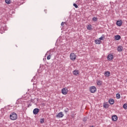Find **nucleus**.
I'll return each instance as SVG.
<instances>
[{"label": "nucleus", "instance_id": "nucleus-1", "mask_svg": "<svg viewBox=\"0 0 127 127\" xmlns=\"http://www.w3.org/2000/svg\"><path fill=\"white\" fill-rule=\"evenodd\" d=\"M10 120L11 121H16L17 120V114L14 112L10 115Z\"/></svg>", "mask_w": 127, "mask_h": 127}, {"label": "nucleus", "instance_id": "nucleus-2", "mask_svg": "<svg viewBox=\"0 0 127 127\" xmlns=\"http://www.w3.org/2000/svg\"><path fill=\"white\" fill-rule=\"evenodd\" d=\"M89 91L90 93L94 94V93H96V92H97V88L96 87V86H91L89 88Z\"/></svg>", "mask_w": 127, "mask_h": 127}, {"label": "nucleus", "instance_id": "nucleus-3", "mask_svg": "<svg viewBox=\"0 0 127 127\" xmlns=\"http://www.w3.org/2000/svg\"><path fill=\"white\" fill-rule=\"evenodd\" d=\"M77 58V56L74 53H71L70 54V59L72 61H75V59Z\"/></svg>", "mask_w": 127, "mask_h": 127}, {"label": "nucleus", "instance_id": "nucleus-4", "mask_svg": "<svg viewBox=\"0 0 127 127\" xmlns=\"http://www.w3.org/2000/svg\"><path fill=\"white\" fill-rule=\"evenodd\" d=\"M64 117V114H63V112H61L59 113L57 115H56V118L57 119H61Z\"/></svg>", "mask_w": 127, "mask_h": 127}, {"label": "nucleus", "instance_id": "nucleus-5", "mask_svg": "<svg viewBox=\"0 0 127 127\" xmlns=\"http://www.w3.org/2000/svg\"><path fill=\"white\" fill-rule=\"evenodd\" d=\"M63 95H67L68 94V88H64L62 90Z\"/></svg>", "mask_w": 127, "mask_h": 127}, {"label": "nucleus", "instance_id": "nucleus-6", "mask_svg": "<svg viewBox=\"0 0 127 127\" xmlns=\"http://www.w3.org/2000/svg\"><path fill=\"white\" fill-rule=\"evenodd\" d=\"M113 59H114V55H113V54H110L108 55L107 57V60H109V61H111Z\"/></svg>", "mask_w": 127, "mask_h": 127}, {"label": "nucleus", "instance_id": "nucleus-7", "mask_svg": "<svg viewBox=\"0 0 127 127\" xmlns=\"http://www.w3.org/2000/svg\"><path fill=\"white\" fill-rule=\"evenodd\" d=\"M116 24L118 25V26H122L123 25V21L121 20H118L116 22Z\"/></svg>", "mask_w": 127, "mask_h": 127}, {"label": "nucleus", "instance_id": "nucleus-8", "mask_svg": "<svg viewBox=\"0 0 127 127\" xmlns=\"http://www.w3.org/2000/svg\"><path fill=\"white\" fill-rule=\"evenodd\" d=\"M73 74L74 75V76H77V75H79L80 74V71L79 70L75 69L73 71Z\"/></svg>", "mask_w": 127, "mask_h": 127}, {"label": "nucleus", "instance_id": "nucleus-9", "mask_svg": "<svg viewBox=\"0 0 127 127\" xmlns=\"http://www.w3.org/2000/svg\"><path fill=\"white\" fill-rule=\"evenodd\" d=\"M112 120L113 122H117L118 121V116L117 115H114L112 117Z\"/></svg>", "mask_w": 127, "mask_h": 127}, {"label": "nucleus", "instance_id": "nucleus-10", "mask_svg": "<svg viewBox=\"0 0 127 127\" xmlns=\"http://www.w3.org/2000/svg\"><path fill=\"white\" fill-rule=\"evenodd\" d=\"M38 113H39V109L35 108V109H34V110H33L34 115H37V114H38Z\"/></svg>", "mask_w": 127, "mask_h": 127}, {"label": "nucleus", "instance_id": "nucleus-11", "mask_svg": "<svg viewBox=\"0 0 127 127\" xmlns=\"http://www.w3.org/2000/svg\"><path fill=\"white\" fill-rule=\"evenodd\" d=\"M104 75L105 77H110V76H111V72H110V71H105Z\"/></svg>", "mask_w": 127, "mask_h": 127}, {"label": "nucleus", "instance_id": "nucleus-12", "mask_svg": "<svg viewBox=\"0 0 127 127\" xmlns=\"http://www.w3.org/2000/svg\"><path fill=\"white\" fill-rule=\"evenodd\" d=\"M123 47L122 46H119L117 48V50L119 51V52H121V51H123Z\"/></svg>", "mask_w": 127, "mask_h": 127}, {"label": "nucleus", "instance_id": "nucleus-13", "mask_svg": "<svg viewBox=\"0 0 127 127\" xmlns=\"http://www.w3.org/2000/svg\"><path fill=\"white\" fill-rule=\"evenodd\" d=\"M109 103L110 105H114L115 104V100L113 99H110L109 100Z\"/></svg>", "mask_w": 127, "mask_h": 127}, {"label": "nucleus", "instance_id": "nucleus-14", "mask_svg": "<svg viewBox=\"0 0 127 127\" xmlns=\"http://www.w3.org/2000/svg\"><path fill=\"white\" fill-rule=\"evenodd\" d=\"M103 107L105 109H107V108H109V107H110V105H109V104H108V103H105L103 104Z\"/></svg>", "mask_w": 127, "mask_h": 127}, {"label": "nucleus", "instance_id": "nucleus-15", "mask_svg": "<svg viewBox=\"0 0 127 127\" xmlns=\"http://www.w3.org/2000/svg\"><path fill=\"white\" fill-rule=\"evenodd\" d=\"M115 38L116 40H120V39H121V36L116 35L115 36Z\"/></svg>", "mask_w": 127, "mask_h": 127}, {"label": "nucleus", "instance_id": "nucleus-16", "mask_svg": "<svg viewBox=\"0 0 127 127\" xmlns=\"http://www.w3.org/2000/svg\"><path fill=\"white\" fill-rule=\"evenodd\" d=\"M95 43V44H101V41L100 40H96Z\"/></svg>", "mask_w": 127, "mask_h": 127}, {"label": "nucleus", "instance_id": "nucleus-17", "mask_svg": "<svg viewBox=\"0 0 127 127\" xmlns=\"http://www.w3.org/2000/svg\"><path fill=\"white\" fill-rule=\"evenodd\" d=\"M87 28L88 30H91L92 25H88L87 27Z\"/></svg>", "mask_w": 127, "mask_h": 127}, {"label": "nucleus", "instance_id": "nucleus-18", "mask_svg": "<svg viewBox=\"0 0 127 127\" xmlns=\"http://www.w3.org/2000/svg\"><path fill=\"white\" fill-rule=\"evenodd\" d=\"M97 84L98 86H101V85H102V81H101L100 80H97Z\"/></svg>", "mask_w": 127, "mask_h": 127}, {"label": "nucleus", "instance_id": "nucleus-19", "mask_svg": "<svg viewBox=\"0 0 127 127\" xmlns=\"http://www.w3.org/2000/svg\"><path fill=\"white\" fill-rule=\"evenodd\" d=\"M116 98L117 99H121V95L119 93L116 94Z\"/></svg>", "mask_w": 127, "mask_h": 127}, {"label": "nucleus", "instance_id": "nucleus-20", "mask_svg": "<svg viewBox=\"0 0 127 127\" xmlns=\"http://www.w3.org/2000/svg\"><path fill=\"white\" fill-rule=\"evenodd\" d=\"M5 2L6 3H7V4H9V3H10V0H5Z\"/></svg>", "mask_w": 127, "mask_h": 127}, {"label": "nucleus", "instance_id": "nucleus-21", "mask_svg": "<svg viewBox=\"0 0 127 127\" xmlns=\"http://www.w3.org/2000/svg\"><path fill=\"white\" fill-rule=\"evenodd\" d=\"M124 109H125V110H127V104H125L123 105Z\"/></svg>", "mask_w": 127, "mask_h": 127}, {"label": "nucleus", "instance_id": "nucleus-22", "mask_svg": "<svg viewBox=\"0 0 127 127\" xmlns=\"http://www.w3.org/2000/svg\"><path fill=\"white\" fill-rule=\"evenodd\" d=\"M92 20H93V21H97V20H98V18H97V17H94L92 18Z\"/></svg>", "mask_w": 127, "mask_h": 127}, {"label": "nucleus", "instance_id": "nucleus-23", "mask_svg": "<svg viewBox=\"0 0 127 127\" xmlns=\"http://www.w3.org/2000/svg\"><path fill=\"white\" fill-rule=\"evenodd\" d=\"M40 122L41 124H43V123H44V119H41L40 120Z\"/></svg>", "mask_w": 127, "mask_h": 127}, {"label": "nucleus", "instance_id": "nucleus-24", "mask_svg": "<svg viewBox=\"0 0 127 127\" xmlns=\"http://www.w3.org/2000/svg\"><path fill=\"white\" fill-rule=\"evenodd\" d=\"M47 59V60H50V59H51V56L50 55L48 56Z\"/></svg>", "mask_w": 127, "mask_h": 127}, {"label": "nucleus", "instance_id": "nucleus-25", "mask_svg": "<svg viewBox=\"0 0 127 127\" xmlns=\"http://www.w3.org/2000/svg\"><path fill=\"white\" fill-rule=\"evenodd\" d=\"M73 5L75 7V8H78V5H77L76 3H73Z\"/></svg>", "mask_w": 127, "mask_h": 127}, {"label": "nucleus", "instance_id": "nucleus-26", "mask_svg": "<svg viewBox=\"0 0 127 127\" xmlns=\"http://www.w3.org/2000/svg\"><path fill=\"white\" fill-rule=\"evenodd\" d=\"M69 110L68 109V108H66L64 110V112L65 113H68Z\"/></svg>", "mask_w": 127, "mask_h": 127}, {"label": "nucleus", "instance_id": "nucleus-27", "mask_svg": "<svg viewBox=\"0 0 127 127\" xmlns=\"http://www.w3.org/2000/svg\"><path fill=\"white\" fill-rule=\"evenodd\" d=\"M100 41L104 40V37L102 36L99 38Z\"/></svg>", "mask_w": 127, "mask_h": 127}, {"label": "nucleus", "instance_id": "nucleus-28", "mask_svg": "<svg viewBox=\"0 0 127 127\" xmlns=\"http://www.w3.org/2000/svg\"><path fill=\"white\" fill-rule=\"evenodd\" d=\"M63 25H64V22H62L61 23V26H63Z\"/></svg>", "mask_w": 127, "mask_h": 127}, {"label": "nucleus", "instance_id": "nucleus-29", "mask_svg": "<svg viewBox=\"0 0 127 127\" xmlns=\"http://www.w3.org/2000/svg\"><path fill=\"white\" fill-rule=\"evenodd\" d=\"M90 127H94V126H92Z\"/></svg>", "mask_w": 127, "mask_h": 127}, {"label": "nucleus", "instance_id": "nucleus-30", "mask_svg": "<svg viewBox=\"0 0 127 127\" xmlns=\"http://www.w3.org/2000/svg\"><path fill=\"white\" fill-rule=\"evenodd\" d=\"M126 82H127V79L126 80Z\"/></svg>", "mask_w": 127, "mask_h": 127}]
</instances>
